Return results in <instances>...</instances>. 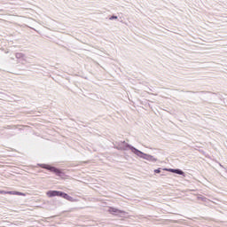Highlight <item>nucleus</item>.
I'll list each match as a JSON object with an SVG mask.
<instances>
[{
	"instance_id": "nucleus-5",
	"label": "nucleus",
	"mask_w": 227,
	"mask_h": 227,
	"mask_svg": "<svg viewBox=\"0 0 227 227\" xmlns=\"http://www.w3.org/2000/svg\"><path fill=\"white\" fill-rule=\"evenodd\" d=\"M108 212L110 214H121L122 212L116 207H110Z\"/></svg>"
},
{
	"instance_id": "nucleus-1",
	"label": "nucleus",
	"mask_w": 227,
	"mask_h": 227,
	"mask_svg": "<svg viewBox=\"0 0 227 227\" xmlns=\"http://www.w3.org/2000/svg\"><path fill=\"white\" fill-rule=\"evenodd\" d=\"M46 195L48 196V198H54L56 196H59L60 198H64V200H67V201H74L73 197H71L70 195H68L63 192H59V191H48L46 192Z\"/></svg>"
},
{
	"instance_id": "nucleus-2",
	"label": "nucleus",
	"mask_w": 227,
	"mask_h": 227,
	"mask_svg": "<svg viewBox=\"0 0 227 227\" xmlns=\"http://www.w3.org/2000/svg\"><path fill=\"white\" fill-rule=\"evenodd\" d=\"M42 168H43V169H48V171H51V173H56L58 176L61 175V170L56 168L55 167H51V165H43Z\"/></svg>"
},
{
	"instance_id": "nucleus-3",
	"label": "nucleus",
	"mask_w": 227,
	"mask_h": 227,
	"mask_svg": "<svg viewBox=\"0 0 227 227\" xmlns=\"http://www.w3.org/2000/svg\"><path fill=\"white\" fill-rule=\"evenodd\" d=\"M0 194H11L12 196H26V193L16 191L6 192L0 190Z\"/></svg>"
},
{
	"instance_id": "nucleus-4",
	"label": "nucleus",
	"mask_w": 227,
	"mask_h": 227,
	"mask_svg": "<svg viewBox=\"0 0 227 227\" xmlns=\"http://www.w3.org/2000/svg\"><path fill=\"white\" fill-rule=\"evenodd\" d=\"M165 171H169L170 173H176V175H184V171H182L180 169L165 168Z\"/></svg>"
},
{
	"instance_id": "nucleus-6",
	"label": "nucleus",
	"mask_w": 227,
	"mask_h": 227,
	"mask_svg": "<svg viewBox=\"0 0 227 227\" xmlns=\"http://www.w3.org/2000/svg\"><path fill=\"white\" fill-rule=\"evenodd\" d=\"M114 19H118V17H117V16H112V17L110 18V20H113Z\"/></svg>"
},
{
	"instance_id": "nucleus-7",
	"label": "nucleus",
	"mask_w": 227,
	"mask_h": 227,
	"mask_svg": "<svg viewBox=\"0 0 227 227\" xmlns=\"http://www.w3.org/2000/svg\"><path fill=\"white\" fill-rule=\"evenodd\" d=\"M154 173H160V168L155 169Z\"/></svg>"
}]
</instances>
